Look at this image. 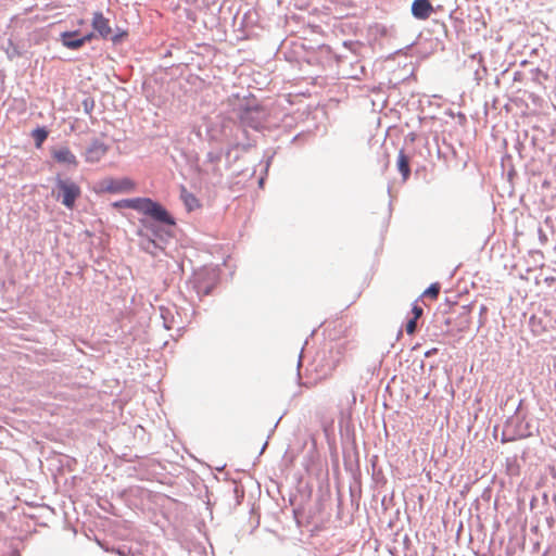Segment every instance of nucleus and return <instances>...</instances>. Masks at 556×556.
Returning a JSON list of instances; mask_svg holds the SVG:
<instances>
[{
    "instance_id": "f257e3e1",
    "label": "nucleus",
    "mask_w": 556,
    "mask_h": 556,
    "mask_svg": "<svg viewBox=\"0 0 556 556\" xmlns=\"http://www.w3.org/2000/svg\"><path fill=\"white\" fill-rule=\"evenodd\" d=\"M115 207H128L150 216L156 222L169 226L175 225V219L169 213L157 202L149 198H135L117 201L113 204Z\"/></svg>"
},
{
    "instance_id": "f03ea898",
    "label": "nucleus",
    "mask_w": 556,
    "mask_h": 556,
    "mask_svg": "<svg viewBox=\"0 0 556 556\" xmlns=\"http://www.w3.org/2000/svg\"><path fill=\"white\" fill-rule=\"evenodd\" d=\"M81 195V188L71 178H63L60 175L55 177V187L52 190V197L60 201L66 208L73 210L76 201Z\"/></svg>"
},
{
    "instance_id": "7ed1b4c3",
    "label": "nucleus",
    "mask_w": 556,
    "mask_h": 556,
    "mask_svg": "<svg viewBox=\"0 0 556 556\" xmlns=\"http://www.w3.org/2000/svg\"><path fill=\"white\" fill-rule=\"evenodd\" d=\"M51 155L59 164L70 167H76L78 165L75 154L67 147L53 148L51 150Z\"/></svg>"
},
{
    "instance_id": "20e7f679",
    "label": "nucleus",
    "mask_w": 556,
    "mask_h": 556,
    "mask_svg": "<svg viewBox=\"0 0 556 556\" xmlns=\"http://www.w3.org/2000/svg\"><path fill=\"white\" fill-rule=\"evenodd\" d=\"M109 147L101 141H93L85 153V159L89 163H97L99 162L108 152Z\"/></svg>"
},
{
    "instance_id": "39448f33",
    "label": "nucleus",
    "mask_w": 556,
    "mask_h": 556,
    "mask_svg": "<svg viewBox=\"0 0 556 556\" xmlns=\"http://www.w3.org/2000/svg\"><path fill=\"white\" fill-rule=\"evenodd\" d=\"M433 12L434 9L429 0H415L412 4V14L418 20H428Z\"/></svg>"
},
{
    "instance_id": "423d86ee",
    "label": "nucleus",
    "mask_w": 556,
    "mask_h": 556,
    "mask_svg": "<svg viewBox=\"0 0 556 556\" xmlns=\"http://www.w3.org/2000/svg\"><path fill=\"white\" fill-rule=\"evenodd\" d=\"M92 27L104 39H108L112 34L110 22L101 12H96L93 14Z\"/></svg>"
},
{
    "instance_id": "0eeeda50",
    "label": "nucleus",
    "mask_w": 556,
    "mask_h": 556,
    "mask_svg": "<svg viewBox=\"0 0 556 556\" xmlns=\"http://www.w3.org/2000/svg\"><path fill=\"white\" fill-rule=\"evenodd\" d=\"M77 33H63L62 34V43L68 48V49H79L83 47L87 41H90L93 37L92 34H88L86 36H83L80 38H76Z\"/></svg>"
},
{
    "instance_id": "6e6552de",
    "label": "nucleus",
    "mask_w": 556,
    "mask_h": 556,
    "mask_svg": "<svg viewBox=\"0 0 556 556\" xmlns=\"http://www.w3.org/2000/svg\"><path fill=\"white\" fill-rule=\"evenodd\" d=\"M135 182L129 178H123L119 180H110L106 189L111 192H130L135 190Z\"/></svg>"
},
{
    "instance_id": "1a4fd4ad",
    "label": "nucleus",
    "mask_w": 556,
    "mask_h": 556,
    "mask_svg": "<svg viewBox=\"0 0 556 556\" xmlns=\"http://www.w3.org/2000/svg\"><path fill=\"white\" fill-rule=\"evenodd\" d=\"M180 199L188 212H192L201 207L200 200L193 193L188 191L185 186L180 187Z\"/></svg>"
},
{
    "instance_id": "9d476101",
    "label": "nucleus",
    "mask_w": 556,
    "mask_h": 556,
    "mask_svg": "<svg viewBox=\"0 0 556 556\" xmlns=\"http://www.w3.org/2000/svg\"><path fill=\"white\" fill-rule=\"evenodd\" d=\"M397 169L402 174L404 180H406L409 177V174H410L409 159L404 153L403 150L400 151L399 156H397Z\"/></svg>"
},
{
    "instance_id": "9b49d317",
    "label": "nucleus",
    "mask_w": 556,
    "mask_h": 556,
    "mask_svg": "<svg viewBox=\"0 0 556 556\" xmlns=\"http://www.w3.org/2000/svg\"><path fill=\"white\" fill-rule=\"evenodd\" d=\"M530 326H531V331L535 336H541L547 330L546 327L543 326L542 319L538 318L535 316H532L530 318Z\"/></svg>"
},
{
    "instance_id": "f8f14e48",
    "label": "nucleus",
    "mask_w": 556,
    "mask_h": 556,
    "mask_svg": "<svg viewBox=\"0 0 556 556\" xmlns=\"http://www.w3.org/2000/svg\"><path fill=\"white\" fill-rule=\"evenodd\" d=\"M440 290H441L440 283L439 282H433V283L430 285L429 288H427L422 292V296L431 299V300H437L438 296H439Z\"/></svg>"
},
{
    "instance_id": "ddd939ff",
    "label": "nucleus",
    "mask_w": 556,
    "mask_h": 556,
    "mask_svg": "<svg viewBox=\"0 0 556 556\" xmlns=\"http://www.w3.org/2000/svg\"><path fill=\"white\" fill-rule=\"evenodd\" d=\"M33 137L35 139L36 146L40 147L47 139L48 132L43 128H37L33 131Z\"/></svg>"
},
{
    "instance_id": "4468645a",
    "label": "nucleus",
    "mask_w": 556,
    "mask_h": 556,
    "mask_svg": "<svg viewBox=\"0 0 556 556\" xmlns=\"http://www.w3.org/2000/svg\"><path fill=\"white\" fill-rule=\"evenodd\" d=\"M416 327H417V319L412 318L406 324V332L408 334H413L416 331Z\"/></svg>"
},
{
    "instance_id": "2eb2a0df",
    "label": "nucleus",
    "mask_w": 556,
    "mask_h": 556,
    "mask_svg": "<svg viewBox=\"0 0 556 556\" xmlns=\"http://www.w3.org/2000/svg\"><path fill=\"white\" fill-rule=\"evenodd\" d=\"M412 313L414 315V319H418L419 317H421L422 315V308L420 306H418L417 304H415L412 308Z\"/></svg>"
},
{
    "instance_id": "dca6fc26",
    "label": "nucleus",
    "mask_w": 556,
    "mask_h": 556,
    "mask_svg": "<svg viewBox=\"0 0 556 556\" xmlns=\"http://www.w3.org/2000/svg\"><path fill=\"white\" fill-rule=\"evenodd\" d=\"M142 224L144 225V227H146V228H150V229H152V227H151V226H149L148 224H146L144 222H142Z\"/></svg>"
}]
</instances>
